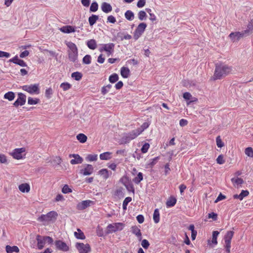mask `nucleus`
<instances>
[{
  "label": "nucleus",
  "mask_w": 253,
  "mask_h": 253,
  "mask_svg": "<svg viewBox=\"0 0 253 253\" xmlns=\"http://www.w3.org/2000/svg\"><path fill=\"white\" fill-rule=\"evenodd\" d=\"M232 67L223 63H217L215 65V70L212 76L214 81L220 80L226 77L232 71Z\"/></svg>",
  "instance_id": "obj_1"
},
{
  "label": "nucleus",
  "mask_w": 253,
  "mask_h": 253,
  "mask_svg": "<svg viewBox=\"0 0 253 253\" xmlns=\"http://www.w3.org/2000/svg\"><path fill=\"white\" fill-rule=\"evenodd\" d=\"M67 46L69 48L68 51L69 58L70 61L75 62L78 58V48L76 45L72 42H68Z\"/></svg>",
  "instance_id": "obj_2"
},
{
  "label": "nucleus",
  "mask_w": 253,
  "mask_h": 253,
  "mask_svg": "<svg viewBox=\"0 0 253 253\" xmlns=\"http://www.w3.org/2000/svg\"><path fill=\"white\" fill-rule=\"evenodd\" d=\"M37 241V247L39 249H42L45 246L46 243L51 244L53 242V239L49 236H42L38 235L36 236Z\"/></svg>",
  "instance_id": "obj_3"
},
{
  "label": "nucleus",
  "mask_w": 253,
  "mask_h": 253,
  "mask_svg": "<svg viewBox=\"0 0 253 253\" xmlns=\"http://www.w3.org/2000/svg\"><path fill=\"white\" fill-rule=\"evenodd\" d=\"M234 232L228 231L224 237V247L227 253H230L231 243L232 239L234 236Z\"/></svg>",
  "instance_id": "obj_4"
},
{
  "label": "nucleus",
  "mask_w": 253,
  "mask_h": 253,
  "mask_svg": "<svg viewBox=\"0 0 253 253\" xmlns=\"http://www.w3.org/2000/svg\"><path fill=\"white\" fill-rule=\"evenodd\" d=\"M115 44L112 42L109 43L101 44L99 47L100 52L105 51L108 56L112 55L114 52Z\"/></svg>",
  "instance_id": "obj_5"
},
{
  "label": "nucleus",
  "mask_w": 253,
  "mask_h": 253,
  "mask_svg": "<svg viewBox=\"0 0 253 253\" xmlns=\"http://www.w3.org/2000/svg\"><path fill=\"white\" fill-rule=\"evenodd\" d=\"M22 89L31 94H38L40 93V86L39 84H31L22 86Z\"/></svg>",
  "instance_id": "obj_6"
},
{
  "label": "nucleus",
  "mask_w": 253,
  "mask_h": 253,
  "mask_svg": "<svg viewBox=\"0 0 253 253\" xmlns=\"http://www.w3.org/2000/svg\"><path fill=\"white\" fill-rule=\"evenodd\" d=\"M58 214L56 211H51L48 212L46 214H42L39 217L38 220L42 222H48L53 220H55Z\"/></svg>",
  "instance_id": "obj_7"
},
{
  "label": "nucleus",
  "mask_w": 253,
  "mask_h": 253,
  "mask_svg": "<svg viewBox=\"0 0 253 253\" xmlns=\"http://www.w3.org/2000/svg\"><path fill=\"white\" fill-rule=\"evenodd\" d=\"M124 227V224L121 222L109 224L106 228L107 233H112L118 231H121L123 229Z\"/></svg>",
  "instance_id": "obj_8"
},
{
  "label": "nucleus",
  "mask_w": 253,
  "mask_h": 253,
  "mask_svg": "<svg viewBox=\"0 0 253 253\" xmlns=\"http://www.w3.org/2000/svg\"><path fill=\"white\" fill-rule=\"evenodd\" d=\"M146 27L147 24L145 23H141L137 26L133 33L135 40H138L141 37Z\"/></svg>",
  "instance_id": "obj_9"
},
{
  "label": "nucleus",
  "mask_w": 253,
  "mask_h": 253,
  "mask_svg": "<svg viewBox=\"0 0 253 253\" xmlns=\"http://www.w3.org/2000/svg\"><path fill=\"white\" fill-rule=\"evenodd\" d=\"M75 247L79 253H89L91 252V247L88 244L77 243Z\"/></svg>",
  "instance_id": "obj_10"
},
{
  "label": "nucleus",
  "mask_w": 253,
  "mask_h": 253,
  "mask_svg": "<svg viewBox=\"0 0 253 253\" xmlns=\"http://www.w3.org/2000/svg\"><path fill=\"white\" fill-rule=\"evenodd\" d=\"M144 130V129H141L138 128L136 129L133 130L127 134L125 137V140L126 142H128L140 135Z\"/></svg>",
  "instance_id": "obj_11"
},
{
  "label": "nucleus",
  "mask_w": 253,
  "mask_h": 253,
  "mask_svg": "<svg viewBox=\"0 0 253 253\" xmlns=\"http://www.w3.org/2000/svg\"><path fill=\"white\" fill-rule=\"evenodd\" d=\"M249 33V30H245L243 32H232L229 35L232 42H234L239 41L242 37H244L245 34Z\"/></svg>",
  "instance_id": "obj_12"
},
{
  "label": "nucleus",
  "mask_w": 253,
  "mask_h": 253,
  "mask_svg": "<svg viewBox=\"0 0 253 253\" xmlns=\"http://www.w3.org/2000/svg\"><path fill=\"white\" fill-rule=\"evenodd\" d=\"M26 149L24 147L16 148L14 149L12 152H11L10 154L14 159L16 160H20L23 158L22 154L24 153Z\"/></svg>",
  "instance_id": "obj_13"
},
{
  "label": "nucleus",
  "mask_w": 253,
  "mask_h": 253,
  "mask_svg": "<svg viewBox=\"0 0 253 253\" xmlns=\"http://www.w3.org/2000/svg\"><path fill=\"white\" fill-rule=\"evenodd\" d=\"M18 96V98L13 103V105L16 107L19 106H22L24 105L26 102V96L24 94L19 93Z\"/></svg>",
  "instance_id": "obj_14"
},
{
  "label": "nucleus",
  "mask_w": 253,
  "mask_h": 253,
  "mask_svg": "<svg viewBox=\"0 0 253 253\" xmlns=\"http://www.w3.org/2000/svg\"><path fill=\"white\" fill-rule=\"evenodd\" d=\"M56 248L60 251L67 252L69 250V246L64 242L61 240H57L55 242Z\"/></svg>",
  "instance_id": "obj_15"
},
{
  "label": "nucleus",
  "mask_w": 253,
  "mask_h": 253,
  "mask_svg": "<svg viewBox=\"0 0 253 253\" xmlns=\"http://www.w3.org/2000/svg\"><path fill=\"white\" fill-rule=\"evenodd\" d=\"M93 204L94 202L91 200L83 201L77 204V209L80 211L84 210Z\"/></svg>",
  "instance_id": "obj_16"
},
{
  "label": "nucleus",
  "mask_w": 253,
  "mask_h": 253,
  "mask_svg": "<svg viewBox=\"0 0 253 253\" xmlns=\"http://www.w3.org/2000/svg\"><path fill=\"white\" fill-rule=\"evenodd\" d=\"M93 166L89 164L86 165L85 167L80 170V173L84 175H89L93 172Z\"/></svg>",
  "instance_id": "obj_17"
},
{
  "label": "nucleus",
  "mask_w": 253,
  "mask_h": 253,
  "mask_svg": "<svg viewBox=\"0 0 253 253\" xmlns=\"http://www.w3.org/2000/svg\"><path fill=\"white\" fill-rule=\"evenodd\" d=\"M69 157L74 158V159H72L70 161V163L72 165L82 164L83 162V159L78 154H70Z\"/></svg>",
  "instance_id": "obj_18"
},
{
  "label": "nucleus",
  "mask_w": 253,
  "mask_h": 253,
  "mask_svg": "<svg viewBox=\"0 0 253 253\" xmlns=\"http://www.w3.org/2000/svg\"><path fill=\"white\" fill-rule=\"evenodd\" d=\"M10 62H13L16 64L19 65L21 67H26L27 66V64L26 62L21 59L18 58V56L16 55L13 58L10 59L9 61Z\"/></svg>",
  "instance_id": "obj_19"
},
{
  "label": "nucleus",
  "mask_w": 253,
  "mask_h": 253,
  "mask_svg": "<svg viewBox=\"0 0 253 253\" xmlns=\"http://www.w3.org/2000/svg\"><path fill=\"white\" fill-rule=\"evenodd\" d=\"M131 232L137 237L139 241L142 240V233L141 232L140 229L137 226H132L131 228Z\"/></svg>",
  "instance_id": "obj_20"
},
{
  "label": "nucleus",
  "mask_w": 253,
  "mask_h": 253,
  "mask_svg": "<svg viewBox=\"0 0 253 253\" xmlns=\"http://www.w3.org/2000/svg\"><path fill=\"white\" fill-rule=\"evenodd\" d=\"M60 31L64 33H71L73 32H75V29L74 27L70 26V25H67V26H64L60 28Z\"/></svg>",
  "instance_id": "obj_21"
},
{
  "label": "nucleus",
  "mask_w": 253,
  "mask_h": 253,
  "mask_svg": "<svg viewBox=\"0 0 253 253\" xmlns=\"http://www.w3.org/2000/svg\"><path fill=\"white\" fill-rule=\"evenodd\" d=\"M19 190L22 193H28L30 191V186L27 183L20 184L18 186Z\"/></svg>",
  "instance_id": "obj_22"
},
{
  "label": "nucleus",
  "mask_w": 253,
  "mask_h": 253,
  "mask_svg": "<svg viewBox=\"0 0 253 253\" xmlns=\"http://www.w3.org/2000/svg\"><path fill=\"white\" fill-rule=\"evenodd\" d=\"M101 10L105 13H108L112 10V7L110 4L104 2L101 4Z\"/></svg>",
  "instance_id": "obj_23"
},
{
  "label": "nucleus",
  "mask_w": 253,
  "mask_h": 253,
  "mask_svg": "<svg viewBox=\"0 0 253 253\" xmlns=\"http://www.w3.org/2000/svg\"><path fill=\"white\" fill-rule=\"evenodd\" d=\"M249 195V192L248 190H242L239 195L235 194L233 195L234 199H239L242 201L245 197Z\"/></svg>",
  "instance_id": "obj_24"
},
{
  "label": "nucleus",
  "mask_w": 253,
  "mask_h": 253,
  "mask_svg": "<svg viewBox=\"0 0 253 253\" xmlns=\"http://www.w3.org/2000/svg\"><path fill=\"white\" fill-rule=\"evenodd\" d=\"M183 97L186 100H189L191 99H193V100L187 102V105H189L191 103L194 101H196L197 100V98H193L192 95L189 92H188L184 93L183 94Z\"/></svg>",
  "instance_id": "obj_25"
},
{
  "label": "nucleus",
  "mask_w": 253,
  "mask_h": 253,
  "mask_svg": "<svg viewBox=\"0 0 253 253\" xmlns=\"http://www.w3.org/2000/svg\"><path fill=\"white\" fill-rule=\"evenodd\" d=\"M176 201L177 200L175 197L173 196L170 197L166 202L167 207L170 208L173 207L175 205Z\"/></svg>",
  "instance_id": "obj_26"
},
{
  "label": "nucleus",
  "mask_w": 253,
  "mask_h": 253,
  "mask_svg": "<svg viewBox=\"0 0 253 253\" xmlns=\"http://www.w3.org/2000/svg\"><path fill=\"white\" fill-rule=\"evenodd\" d=\"M231 181L234 186L237 188L239 187V186H241V185L244 183L243 179L239 177L232 178L231 179Z\"/></svg>",
  "instance_id": "obj_27"
},
{
  "label": "nucleus",
  "mask_w": 253,
  "mask_h": 253,
  "mask_svg": "<svg viewBox=\"0 0 253 253\" xmlns=\"http://www.w3.org/2000/svg\"><path fill=\"white\" fill-rule=\"evenodd\" d=\"M112 152H106L100 154L99 158L101 160H109L112 158Z\"/></svg>",
  "instance_id": "obj_28"
},
{
  "label": "nucleus",
  "mask_w": 253,
  "mask_h": 253,
  "mask_svg": "<svg viewBox=\"0 0 253 253\" xmlns=\"http://www.w3.org/2000/svg\"><path fill=\"white\" fill-rule=\"evenodd\" d=\"M121 75L124 78H127L130 75V70L127 67H123L121 69Z\"/></svg>",
  "instance_id": "obj_29"
},
{
  "label": "nucleus",
  "mask_w": 253,
  "mask_h": 253,
  "mask_svg": "<svg viewBox=\"0 0 253 253\" xmlns=\"http://www.w3.org/2000/svg\"><path fill=\"white\" fill-rule=\"evenodd\" d=\"M5 250L7 253H18L19 252V248L16 246L11 247L7 245L5 247Z\"/></svg>",
  "instance_id": "obj_30"
},
{
  "label": "nucleus",
  "mask_w": 253,
  "mask_h": 253,
  "mask_svg": "<svg viewBox=\"0 0 253 253\" xmlns=\"http://www.w3.org/2000/svg\"><path fill=\"white\" fill-rule=\"evenodd\" d=\"M74 236L78 239L84 240L85 239V236L84 232L79 228L77 229V231L74 232Z\"/></svg>",
  "instance_id": "obj_31"
},
{
  "label": "nucleus",
  "mask_w": 253,
  "mask_h": 253,
  "mask_svg": "<svg viewBox=\"0 0 253 253\" xmlns=\"http://www.w3.org/2000/svg\"><path fill=\"white\" fill-rule=\"evenodd\" d=\"M98 173L104 179L106 180L109 177V171L106 169H101L98 171Z\"/></svg>",
  "instance_id": "obj_32"
},
{
  "label": "nucleus",
  "mask_w": 253,
  "mask_h": 253,
  "mask_svg": "<svg viewBox=\"0 0 253 253\" xmlns=\"http://www.w3.org/2000/svg\"><path fill=\"white\" fill-rule=\"evenodd\" d=\"M99 16L96 15L92 14L88 18V22L90 26H93L98 20Z\"/></svg>",
  "instance_id": "obj_33"
},
{
  "label": "nucleus",
  "mask_w": 253,
  "mask_h": 253,
  "mask_svg": "<svg viewBox=\"0 0 253 253\" xmlns=\"http://www.w3.org/2000/svg\"><path fill=\"white\" fill-rule=\"evenodd\" d=\"M87 45L91 49H95L97 47L96 42L95 40L91 39L87 41Z\"/></svg>",
  "instance_id": "obj_34"
},
{
  "label": "nucleus",
  "mask_w": 253,
  "mask_h": 253,
  "mask_svg": "<svg viewBox=\"0 0 253 253\" xmlns=\"http://www.w3.org/2000/svg\"><path fill=\"white\" fill-rule=\"evenodd\" d=\"M153 218L155 223H158L160 221V213L158 209L155 210Z\"/></svg>",
  "instance_id": "obj_35"
},
{
  "label": "nucleus",
  "mask_w": 253,
  "mask_h": 253,
  "mask_svg": "<svg viewBox=\"0 0 253 253\" xmlns=\"http://www.w3.org/2000/svg\"><path fill=\"white\" fill-rule=\"evenodd\" d=\"M15 94L12 91H9L4 95V98L8 100L9 101L13 100L15 98Z\"/></svg>",
  "instance_id": "obj_36"
},
{
  "label": "nucleus",
  "mask_w": 253,
  "mask_h": 253,
  "mask_svg": "<svg viewBox=\"0 0 253 253\" xmlns=\"http://www.w3.org/2000/svg\"><path fill=\"white\" fill-rule=\"evenodd\" d=\"M126 18L129 21H131L134 19V15L133 13L129 10H127L125 13Z\"/></svg>",
  "instance_id": "obj_37"
},
{
  "label": "nucleus",
  "mask_w": 253,
  "mask_h": 253,
  "mask_svg": "<svg viewBox=\"0 0 253 253\" xmlns=\"http://www.w3.org/2000/svg\"><path fill=\"white\" fill-rule=\"evenodd\" d=\"M77 139L81 143H84L86 141L87 136L83 133H80L77 135Z\"/></svg>",
  "instance_id": "obj_38"
},
{
  "label": "nucleus",
  "mask_w": 253,
  "mask_h": 253,
  "mask_svg": "<svg viewBox=\"0 0 253 253\" xmlns=\"http://www.w3.org/2000/svg\"><path fill=\"white\" fill-rule=\"evenodd\" d=\"M219 234V232L218 231H214L212 232V240L211 241L212 244L214 245L217 244V238Z\"/></svg>",
  "instance_id": "obj_39"
},
{
  "label": "nucleus",
  "mask_w": 253,
  "mask_h": 253,
  "mask_svg": "<svg viewBox=\"0 0 253 253\" xmlns=\"http://www.w3.org/2000/svg\"><path fill=\"white\" fill-rule=\"evenodd\" d=\"M119 80V76L116 73H114L110 76L109 81L111 83H115Z\"/></svg>",
  "instance_id": "obj_40"
},
{
  "label": "nucleus",
  "mask_w": 253,
  "mask_h": 253,
  "mask_svg": "<svg viewBox=\"0 0 253 253\" xmlns=\"http://www.w3.org/2000/svg\"><path fill=\"white\" fill-rule=\"evenodd\" d=\"M82 74L80 72H76L72 74L71 77L76 81H80L82 78Z\"/></svg>",
  "instance_id": "obj_41"
},
{
  "label": "nucleus",
  "mask_w": 253,
  "mask_h": 253,
  "mask_svg": "<svg viewBox=\"0 0 253 253\" xmlns=\"http://www.w3.org/2000/svg\"><path fill=\"white\" fill-rule=\"evenodd\" d=\"M40 102V99L38 98H33L29 97L28 98V104L29 105H35Z\"/></svg>",
  "instance_id": "obj_42"
},
{
  "label": "nucleus",
  "mask_w": 253,
  "mask_h": 253,
  "mask_svg": "<svg viewBox=\"0 0 253 253\" xmlns=\"http://www.w3.org/2000/svg\"><path fill=\"white\" fill-rule=\"evenodd\" d=\"M112 85L109 84L106 86H104L101 88V93L102 94L105 95L107 93L110 89L112 88Z\"/></svg>",
  "instance_id": "obj_43"
},
{
  "label": "nucleus",
  "mask_w": 253,
  "mask_h": 253,
  "mask_svg": "<svg viewBox=\"0 0 253 253\" xmlns=\"http://www.w3.org/2000/svg\"><path fill=\"white\" fill-rule=\"evenodd\" d=\"M143 179V174L142 172H139L137 175L133 180L134 183L138 184Z\"/></svg>",
  "instance_id": "obj_44"
},
{
  "label": "nucleus",
  "mask_w": 253,
  "mask_h": 253,
  "mask_svg": "<svg viewBox=\"0 0 253 253\" xmlns=\"http://www.w3.org/2000/svg\"><path fill=\"white\" fill-rule=\"evenodd\" d=\"M98 8V3L96 1L93 2L90 7V11L91 12H96Z\"/></svg>",
  "instance_id": "obj_45"
},
{
  "label": "nucleus",
  "mask_w": 253,
  "mask_h": 253,
  "mask_svg": "<svg viewBox=\"0 0 253 253\" xmlns=\"http://www.w3.org/2000/svg\"><path fill=\"white\" fill-rule=\"evenodd\" d=\"M91 57L90 55H86L83 59V62L85 64H89L91 63Z\"/></svg>",
  "instance_id": "obj_46"
},
{
  "label": "nucleus",
  "mask_w": 253,
  "mask_h": 253,
  "mask_svg": "<svg viewBox=\"0 0 253 253\" xmlns=\"http://www.w3.org/2000/svg\"><path fill=\"white\" fill-rule=\"evenodd\" d=\"M150 144L148 143H145L141 149V151L143 154L146 153L148 152Z\"/></svg>",
  "instance_id": "obj_47"
},
{
  "label": "nucleus",
  "mask_w": 253,
  "mask_h": 253,
  "mask_svg": "<svg viewBox=\"0 0 253 253\" xmlns=\"http://www.w3.org/2000/svg\"><path fill=\"white\" fill-rule=\"evenodd\" d=\"M245 153L246 155L250 157H253V150L252 147L246 148Z\"/></svg>",
  "instance_id": "obj_48"
},
{
  "label": "nucleus",
  "mask_w": 253,
  "mask_h": 253,
  "mask_svg": "<svg viewBox=\"0 0 253 253\" xmlns=\"http://www.w3.org/2000/svg\"><path fill=\"white\" fill-rule=\"evenodd\" d=\"M138 16L140 20H143L146 19L147 15L144 11L141 10L138 12Z\"/></svg>",
  "instance_id": "obj_49"
},
{
  "label": "nucleus",
  "mask_w": 253,
  "mask_h": 253,
  "mask_svg": "<svg viewBox=\"0 0 253 253\" xmlns=\"http://www.w3.org/2000/svg\"><path fill=\"white\" fill-rule=\"evenodd\" d=\"M53 94V90L51 87L48 88L45 90V97L49 99L51 98V95Z\"/></svg>",
  "instance_id": "obj_50"
},
{
  "label": "nucleus",
  "mask_w": 253,
  "mask_h": 253,
  "mask_svg": "<svg viewBox=\"0 0 253 253\" xmlns=\"http://www.w3.org/2000/svg\"><path fill=\"white\" fill-rule=\"evenodd\" d=\"M60 87L63 89V90L66 91L71 87V85L68 83H63L60 84Z\"/></svg>",
  "instance_id": "obj_51"
},
{
  "label": "nucleus",
  "mask_w": 253,
  "mask_h": 253,
  "mask_svg": "<svg viewBox=\"0 0 253 253\" xmlns=\"http://www.w3.org/2000/svg\"><path fill=\"white\" fill-rule=\"evenodd\" d=\"M216 142L218 147L222 148L224 146V143L222 142L220 136H218L216 138Z\"/></svg>",
  "instance_id": "obj_52"
},
{
  "label": "nucleus",
  "mask_w": 253,
  "mask_h": 253,
  "mask_svg": "<svg viewBox=\"0 0 253 253\" xmlns=\"http://www.w3.org/2000/svg\"><path fill=\"white\" fill-rule=\"evenodd\" d=\"M86 159L88 161H90V162L95 161L97 160V155H96V154L88 155L87 156Z\"/></svg>",
  "instance_id": "obj_53"
},
{
  "label": "nucleus",
  "mask_w": 253,
  "mask_h": 253,
  "mask_svg": "<svg viewBox=\"0 0 253 253\" xmlns=\"http://www.w3.org/2000/svg\"><path fill=\"white\" fill-rule=\"evenodd\" d=\"M141 246L145 249H147L150 246V244L147 240L143 239L141 242Z\"/></svg>",
  "instance_id": "obj_54"
},
{
  "label": "nucleus",
  "mask_w": 253,
  "mask_h": 253,
  "mask_svg": "<svg viewBox=\"0 0 253 253\" xmlns=\"http://www.w3.org/2000/svg\"><path fill=\"white\" fill-rule=\"evenodd\" d=\"M159 159V157H156L151 160V162L148 164L149 167L152 168L158 162Z\"/></svg>",
  "instance_id": "obj_55"
},
{
  "label": "nucleus",
  "mask_w": 253,
  "mask_h": 253,
  "mask_svg": "<svg viewBox=\"0 0 253 253\" xmlns=\"http://www.w3.org/2000/svg\"><path fill=\"white\" fill-rule=\"evenodd\" d=\"M72 191V189L67 185H65L62 189V192L64 194L69 193Z\"/></svg>",
  "instance_id": "obj_56"
},
{
  "label": "nucleus",
  "mask_w": 253,
  "mask_h": 253,
  "mask_svg": "<svg viewBox=\"0 0 253 253\" xmlns=\"http://www.w3.org/2000/svg\"><path fill=\"white\" fill-rule=\"evenodd\" d=\"M216 162L220 165L223 164L225 163V160L223 159V156L222 155H220L218 156L216 159Z\"/></svg>",
  "instance_id": "obj_57"
},
{
  "label": "nucleus",
  "mask_w": 253,
  "mask_h": 253,
  "mask_svg": "<svg viewBox=\"0 0 253 253\" xmlns=\"http://www.w3.org/2000/svg\"><path fill=\"white\" fill-rule=\"evenodd\" d=\"M7 163V158L5 155L0 154V163L5 164Z\"/></svg>",
  "instance_id": "obj_58"
},
{
  "label": "nucleus",
  "mask_w": 253,
  "mask_h": 253,
  "mask_svg": "<svg viewBox=\"0 0 253 253\" xmlns=\"http://www.w3.org/2000/svg\"><path fill=\"white\" fill-rule=\"evenodd\" d=\"M208 218H212L213 220H216L217 219V214L214 212H211L208 214Z\"/></svg>",
  "instance_id": "obj_59"
},
{
  "label": "nucleus",
  "mask_w": 253,
  "mask_h": 253,
  "mask_svg": "<svg viewBox=\"0 0 253 253\" xmlns=\"http://www.w3.org/2000/svg\"><path fill=\"white\" fill-rule=\"evenodd\" d=\"M10 56L9 53L0 50V58L6 57L8 58Z\"/></svg>",
  "instance_id": "obj_60"
},
{
  "label": "nucleus",
  "mask_w": 253,
  "mask_h": 253,
  "mask_svg": "<svg viewBox=\"0 0 253 253\" xmlns=\"http://www.w3.org/2000/svg\"><path fill=\"white\" fill-rule=\"evenodd\" d=\"M116 22V19L115 17L112 15H110L107 17V22H110L111 23H115Z\"/></svg>",
  "instance_id": "obj_61"
},
{
  "label": "nucleus",
  "mask_w": 253,
  "mask_h": 253,
  "mask_svg": "<svg viewBox=\"0 0 253 253\" xmlns=\"http://www.w3.org/2000/svg\"><path fill=\"white\" fill-rule=\"evenodd\" d=\"M146 3V0H139L137 3V6L139 8L143 7Z\"/></svg>",
  "instance_id": "obj_62"
},
{
  "label": "nucleus",
  "mask_w": 253,
  "mask_h": 253,
  "mask_svg": "<svg viewBox=\"0 0 253 253\" xmlns=\"http://www.w3.org/2000/svg\"><path fill=\"white\" fill-rule=\"evenodd\" d=\"M136 219L138 223H142L144 221V218L143 215L139 214L136 216Z\"/></svg>",
  "instance_id": "obj_63"
},
{
  "label": "nucleus",
  "mask_w": 253,
  "mask_h": 253,
  "mask_svg": "<svg viewBox=\"0 0 253 253\" xmlns=\"http://www.w3.org/2000/svg\"><path fill=\"white\" fill-rule=\"evenodd\" d=\"M188 124V121L184 119H182L179 121V125L181 126H184Z\"/></svg>",
  "instance_id": "obj_64"
}]
</instances>
